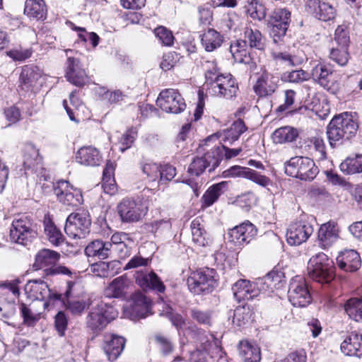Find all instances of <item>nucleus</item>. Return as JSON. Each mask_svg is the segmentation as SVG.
Listing matches in <instances>:
<instances>
[{"instance_id":"nucleus-3","label":"nucleus","mask_w":362,"mask_h":362,"mask_svg":"<svg viewBox=\"0 0 362 362\" xmlns=\"http://www.w3.org/2000/svg\"><path fill=\"white\" fill-rule=\"evenodd\" d=\"M307 270L309 276L320 284L329 283L334 279L333 262L323 252L310 259Z\"/></svg>"},{"instance_id":"nucleus-8","label":"nucleus","mask_w":362,"mask_h":362,"mask_svg":"<svg viewBox=\"0 0 362 362\" xmlns=\"http://www.w3.org/2000/svg\"><path fill=\"white\" fill-rule=\"evenodd\" d=\"M314 228L305 215L290 224L286 232V240L291 245H299L313 234Z\"/></svg>"},{"instance_id":"nucleus-2","label":"nucleus","mask_w":362,"mask_h":362,"mask_svg":"<svg viewBox=\"0 0 362 362\" xmlns=\"http://www.w3.org/2000/svg\"><path fill=\"white\" fill-rule=\"evenodd\" d=\"M358 125L354 117L347 112L335 116L327 127L329 145L334 148L344 140H349L355 136Z\"/></svg>"},{"instance_id":"nucleus-30","label":"nucleus","mask_w":362,"mask_h":362,"mask_svg":"<svg viewBox=\"0 0 362 362\" xmlns=\"http://www.w3.org/2000/svg\"><path fill=\"white\" fill-rule=\"evenodd\" d=\"M238 349L239 356L244 362L260 361V349L255 344L247 340H242L239 342Z\"/></svg>"},{"instance_id":"nucleus-29","label":"nucleus","mask_w":362,"mask_h":362,"mask_svg":"<svg viewBox=\"0 0 362 362\" xmlns=\"http://www.w3.org/2000/svg\"><path fill=\"white\" fill-rule=\"evenodd\" d=\"M85 253L88 257L98 259H107L112 254V243L101 240H93L86 247Z\"/></svg>"},{"instance_id":"nucleus-37","label":"nucleus","mask_w":362,"mask_h":362,"mask_svg":"<svg viewBox=\"0 0 362 362\" xmlns=\"http://www.w3.org/2000/svg\"><path fill=\"white\" fill-rule=\"evenodd\" d=\"M244 39L247 45L251 49L255 48L263 50L265 47V40L261 32L256 28L245 27L243 33Z\"/></svg>"},{"instance_id":"nucleus-10","label":"nucleus","mask_w":362,"mask_h":362,"mask_svg":"<svg viewBox=\"0 0 362 362\" xmlns=\"http://www.w3.org/2000/svg\"><path fill=\"white\" fill-rule=\"evenodd\" d=\"M27 297L33 300L44 301L48 298L49 303L62 299V294L53 293L47 284L42 280H30L25 286Z\"/></svg>"},{"instance_id":"nucleus-26","label":"nucleus","mask_w":362,"mask_h":362,"mask_svg":"<svg viewBox=\"0 0 362 362\" xmlns=\"http://www.w3.org/2000/svg\"><path fill=\"white\" fill-rule=\"evenodd\" d=\"M76 161L85 166H98L103 160V157L98 149L87 146L80 148L76 155Z\"/></svg>"},{"instance_id":"nucleus-45","label":"nucleus","mask_w":362,"mask_h":362,"mask_svg":"<svg viewBox=\"0 0 362 362\" xmlns=\"http://www.w3.org/2000/svg\"><path fill=\"white\" fill-rule=\"evenodd\" d=\"M188 288L194 295H200L204 291V272L202 269L193 272L187 279Z\"/></svg>"},{"instance_id":"nucleus-61","label":"nucleus","mask_w":362,"mask_h":362,"mask_svg":"<svg viewBox=\"0 0 362 362\" xmlns=\"http://www.w3.org/2000/svg\"><path fill=\"white\" fill-rule=\"evenodd\" d=\"M67 317L64 312L59 311L54 317V327L59 336H64L67 328Z\"/></svg>"},{"instance_id":"nucleus-27","label":"nucleus","mask_w":362,"mask_h":362,"mask_svg":"<svg viewBox=\"0 0 362 362\" xmlns=\"http://www.w3.org/2000/svg\"><path fill=\"white\" fill-rule=\"evenodd\" d=\"M340 349L346 356L362 357V334L350 333L341 342Z\"/></svg>"},{"instance_id":"nucleus-47","label":"nucleus","mask_w":362,"mask_h":362,"mask_svg":"<svg viewBox=\"0 0 362 362\" xmlns=\"http://www.w3.org/2000/svg\"><path fill=\"white\" fill-rule=\"evenodd\" d=\"M331 74L332 71L325 64L319 63L312 69L310 74L315 81L326 87L328 85L327 78Z\"/></svg>"},{"instance_id":"nucleus-44","label":"nucleus","mask_w":362,"mask_h":362,"mask_svg":"<svg viewBox=\"0 0 362 362\" xmlns=\"http://www.w3.org/2000/svg\"><path fill=\"white\" fill-rule=\"evenodd\" d=\"M253 315L252 310L247 305L237 307L233 311V324L237 327L247 325Z\"/></svg>"},{"instance_id":"nucleus-4","label":"nucleus","mask_w":362,"mask_h":362,"mask_svg":"<svg viewBox=\"0 0 362 362\" xmlns=\"http://www.w3.org/2000/svg\"><path fill=\"white\" fill-rule=\"evenodd\" d=\"M284 169L288 176L305 181L313 180L319 172L314 161L303 156L291 158L284 164Z\"/></svg>"},{"instance_id":"nucleus-35","label":"nucleus","mask_w":362,"mask_h":362,"mask_svg":"<svg viewBox=\"0 0 362 362\" xmlns=\"http://www.w3.org/2000/svg\"><path fill=\"white\" fill-rule=\"evenodd\" d=\"M24 13L29 18L37 20H45L47 15V8L43 0H26Z\"/></svg>"},{"instance_id":"nucleus-33","label":"nucleus","mask_w":362,"mask_h":362,"mask_svg":"<svg viewBox=\"0 0 362 362\" xmlns=\"http://www.w3.org/2000/svg\"><path fill=\"white\" fill-rule=\"evenodd\" d=\"M40 74L37 66H25L23 68L19 76L18 87L24 91H28L35 83Z\"/></svg>"},{"instance_id":"nucleus-59","label":"nucleus","mask_w":362,"mask_h":362,"mask_svg":"<svg viewBox=\"0 0 362 362\" xmlns=\"http://www.w3.org/2000/svg\"><path fill=\"white\" fill-rule=\"evenodd\" d=\"M38 156V150L32 144H28L25 146L24 153L23 165L25 168H30L33 165V161Z\"/></svg>"},{"instance_id":"nucleus-21","label":"nucleus","mask_w":362,"mask_h":362,"mask_svg":"<svg viewBox=\"0 0 362 362\" xmlns=\"http://www.w3.org/2000/svg\"><path fill=\"white\" fill-rule=\"evenodd\" d=\"M306 8L322 21H333L337 16V9L328 2L320 0H307Z\"/></svg>"},{"instance_id":"nucleus-22","label":"nucleus","mask_w":362,"mask_h":362,"mask_svg":"<svg viewBox=\"0 0 362 362\" xmlns=\"http://www.w3.org/2000/svg\"><path fill=\"white\" fill-rule=\"evenodd\" d=\"M126 340L117 334L106 336L103 344V349L109 361H115L122 353Z\"/></svg>"},{"instance_id":"nucleus-41","label":"nucleus","mask_w":362,"mask_h":362,"mask_svg":"<svg viewBox=\"0 0 362 362\" xmlns=\"http://www.w3.org/2000/svg\"><path fill=\"white\" fill-rule=\"evenodd\" d=\"M127 288V281L126 278L119 276L115 279L105 290V295L109 298L122 297Z\"/></svg>"},{"instance_id":"nucleus-51","label":"nucleus","mask_w":362,"mask_h":362,"mask_svg":"<svg viewBox=\"0 0 362 362\" xmlns=\"http://www.w3.org/2000/svg\"><path fill=\"white\" fill-rule=\"evenodd\" d=\"M310 78V73L301 69L292 71L284 72L281 76L283 81L295 83H299L308 81Z\"/></svg>"},{"instance_id":"nucleus-63","label":"nucleus","mask_w":362,"mask_h":362,"mask_svg":"<svg viewBox=\"0 0 362 362\" xmlns=\"http://www.w3.org/2000/svg\"><path fill=\"white\" fill-rule=\"evenodd\" d=\"M136 133L133 129L127 131L120 138L119 143L121 144L120 150L124 152L129 148L133 144Z\"/></svg>"},{"instance_id":"nucleus-49","label":"nucleus","mask_w":362,"mask_h":362,"mask_svg":"<svg viewBox=\"0 0 362 362\" xmlns=\"http://www.w3.org/2000/svg\"><path fill=\"white\" fill-rule=\"evenodd\" d=\"M349 47H338L332 45L329 52V58L338 65H346L349 59Z\"/></svg>"},{"instance_id":"nucleus-42","label":"nucleus","mask_w":362,"mask_h":362,"mask_svg":"<svg viewBox=\"0 0 362 362\" xmlns=\"http://www.w3.org/2000/svg\"><path fill=\"white\" fill-rule=\"evenodd\" d=\"M344 310L349 317L356 321H362V298H351L345 305Z\"/></svg>"},{"instance_id":"nucleus-25","label":"nucleus","mask_w":362,"mask_h":362,"mask_svg":"<svg viewBox=\"0 0 362 362\" xmlns=\"http://www.w3.org/2000/svg\"><path fill=\"white\" fill-rule=\"evenodd\" d=\"M117 212L123 222L138 221L141 216L140 207L133 199L126 198L117 205Z\"/></svg>"},{"instance_id":"nucleus-20","label":"nucleus","mask_w":362,"mask_h":362,"mask_svg":"<svg viewBox=\"0 0 362 362\" xmlns=\"http://www.w3.org/2000/svg\"><path fill=\"white\" fill-rule=\"evenodd\" d=\"M235 298L238 300H252L257 297L262 291L259 284L245 279L238 281L232 287Z\"/></svg>"},{"instance_id":"nucleus-19","label":"nucleus","mask_w":362,"mask_h":362,"mask_svg":"<svg viewBox=\"0 0 362 362\" xmlns=\"http://www.w3.org/2000/svg\"><path fill=\"white\" fill-rule=\"evenodd\" d=\"M257 232L255 226L246 221L229 230L228 240L235 245L248 243L257 235Z\"/></svg>"},{"instance_id":"nucleus-18","label":"nucleus","mask_w":362,"mask_h":362,"mask_svg":"<svg viewBox=\"0 0 362 362\" xmlns=\"http://www.w3.org/2000/svg\"><path fill=\"white\" fill-rule=\"evenodd\" d=\"M65 76L69 82L78 87L85 86L88 81L79 60L73 57H68Z\"/></svg>"},{"instance_id":"nucleus-60","label":"nucleus","mask_w":362,"mask_h":362,"mask_svg":"<svg viewBox=\"0 0 362 362\" xmlns=\"http://www.w3.org/2000/svg\"><path fill=\"white\" fill-rule=\"evenodd\" d=\"M272 57L279 64H282L287 67L295 66V57L287 52H273Z\"/></svg>"},{"instance_id":"nucleus-5","label":"nucleus","mask_w":362,"mask_h":362,"mask_svg":"<svg viewBox=\"0 0 362 362\" xmlns=\"http://www.w3.org/2000/svg\"><path fill=\"white\" fill-rule=\"evenodd\" d=\"M117 312L113 306L100 302L93 307L86 317V326L93 332L102 331L107 325L115 318Z\"/></svg>"},{"instance_id":"nucleus-56","label":"nucleus","mask_w":362,"mask_h":362,"mask_svg":"<svg viewBox=\"0 0 362 362\" xmlns=\"http://www.w3.org/2000/svg\"><path fill=\"white\" fill-rule=\"evenodd\" d=\"M140 167L144 174L146 175L151 181L156 180L159 177V168L156 163L151 162L141 161Z\"/></svg>"},{"instance_id":"nucleus-64","label":"nucleus","mask_w":362,"mask_h":362,"mask_svg":"<svg viewBox=\"0 0 362 362\" xmlns=\"http://www.w3.org/2000/svg\"><path fill=\"white\" fill-rule=\"evenodd\" d=\"M156 341L159 344L162 354L165 356L170 354L173 351V345L169 339L160 334L156 335Z\"/></svg>"},{"instance_id":"nucleus-58","label":"nucleus","mask_w":362,"mask_h":362,"mask_svg":"<svg viewBox=\"0 0 362 362\" xmlns=\"http://www.w3.org/2000/svg\"><path fill=\"white\" fill-rule=\"evenodd\" d=\"M154 33L162 45L165 46L172 45L174 37L170 30L165 27L160 26L155 29Z\"/></svg>"},{"instance_id":"nucleus-15","label":"nucleus","mask_w":362,"mask_h":362,"mask_svg":"<svg viewBox=\"0 0 362 362\" xmlns=\"http://www.w3.org/2000/svg\"><path fill=\"white\" fill-rule=\"evenodd\" d=\"M223 177H244L262 186L267 187L270 183V179L264 175H260L257 171L240 165H233L222 173Z\"/></svg>"},{"instance_id":"nucleus-57","label":"nucleus","mask_w":362,"mask_h":362,"mask_svg":"<svg viewBox=\"0 0 362 362\" xmlns=\"http://www.w3.org/2000/svg\"><path fill=\"white\" fill-rule=\"evenodd\" d=\"M60 300L73 315H81L87 306L86 303L83 300H69L68 299L65 300L62 296Z\"/></svg>"},{"instance_id":"nucleus-53","label":"nucleus","mask_w":362,"mask_h":362,"mask_svg":"<svg viewBox=\"0 0 362 362\" xmlns=\"http://www.w3.org/2000/svg\"><path fill=\"white\" fill-rule=\"evenodd\" d=\"M203 222V218L198 216L191 223L192 241L198 246H204Z\"/></svg>"},{"instance_id":"nucleus-24","label":"nucleus","mask_w":362,"mask_h":362,"mask_svg":"<svg viewBox=\"0 0 362 362\" xmlns=\"http://www.w3.org/2000/svg\"><path fill=\"white\" fill-rule=\"evenodd\" d=\"M338 238L339 228L335 222L329 221L321 225L317 233V240L321 247H329Z\"/></svg>"},{"instance_id":"nucleus-1","label":"nucleus","mask_w":362,"mask_h":362,"mask_svg":"<svg viewBox=\"0 0 362 362\" xmlns=\"http://www.w3.org/2000/svg\"><path fill=\"white\" fill-rule=\"evenodd\" d=\"M205 86L206 94L220 99H232L238 90L235 78L221 74L214 62H205Z\"/></svg>"},{"instance_id":"nucleus-31","label":"nucleus","mask_w":362,"mask_h":362,"mask_svg":"<svg viewBox=\"0 0 362 362\" xmlns=\"http://www.w3.org/2000/svg\"><path fill=\"white\" fill-rule=\"evenodd\" d=\"M275 78L267 72H264L257 79L253 89L255 93L261 97L271 95L277 88Z\"/></svg>"},{"instance_id":"nucleus-28","label":"nucleus","mask_w":362,"mask_h":362,"mask_svg":"<svg viewBox=\"0 0 362 362\" xmlns=\"http://www.w3.org/2000/svg\"><path fill=\"white\" fill-rule=\"evenodd\" d=\"M338 267L346 272H353L358 270L361 264L358 253L354 250L341 252L337 257Z\"/></svg>"},{"instance_id":"nucleus-34","label":"nucleus","mask_w":362,"mask_h":362,"mask_svg":"<svg viewBox=\"0 0 362 362\" xmlns=\"http://www.w3.org/2000/svg\"><path fill=\"white\" fill-rule=\"evenodd\" d=\"M59 253L49 249L40 250L35 256L34 267L41 269L46 267L53 266L59 261Z\"/></svg>"},{"instance_id":"nucleus-32","label":"nucleus","mask_w":362,"mask_h":362,"mask_svg":"<svg viewBox=\"0 0 362 362\" xmlns=\"http://www.w3.org/2000/svg\"><path fill=\"white\" fill-rule=\"evenodd\" d=\"M204 172V158L203 157L197 158L193 160L188 168V173L192 176L191 178L186 180L185 182L188 184L193 189L195 195L199 196L200 188L202 187V182L199 183L196 181L195 177H198Z\"/></svg>"},{"instance_id":"nucleus-6","label":"nucleus","mask_w":362,"mask_h":362,"mask_svg":"<svg viewBox=\"0 0 362 362\" xmlns=\"http://www.w3.org/2000/svg\"><path fill=\"white\" fill-rule=\"evenodd\" d=\"M37 235L36 225L28 216H21L12 222L11 240L18 244L27 245Z\"/></svg>"},{"instance_id":"nucleus-40","label":"nucleus","mask_w":362,"mask_h":362,"mask_svg":"<svg viewBox=\"0 0 362 362\" xmlns=\"http://www.w3.org/2000/svg\"><path fill=\"white\" fill-rule=\"evenodd\" d=\"M340 170L346 175L362 173V154L348 157L339 165Z\"/></svg>"},{"instance_id":"nucleus-11","label":"nucleus","mask_w":362,"mask_h":362,"mask_svg":"<svg viewBox=\"0 0 362 362\" xmlns=\"http://www.w3.org/2000/svg\"><path fill=\"white\" fill-rule=\"evenodd\" d=\"M289 301L293 306L305 307L312 301V297L304 279L296 276L291 279L288 291Z\"/></svg>"},{"instance_id":"nucleus-62","label":"nucleus","mask_w":362,"mask_h":362,"mask_svg":"<svg viewBox=\"0 0 362 362\" xmlns=\"http://www.w3.org/2000/svg\"><path fill=\"white\" fill-rule=\"evenodd\" d=\"M310 144L314 146L315 150L319 155V158L324 160L327 158L325 144L322 138L313 136L310 139Z\"/></svg>"},{"instance_id":"nucleus-46","label":"nucleus","mask_w":362,"mask_h":362,"mask_svg":"<svg viewBox=\"0 0 362 362\" xmlns=\"http://www.w3.org/2000/svg\"><path fill=\"white\" fill-rule=\"evenodd\" d=\"M223 42V37L213 28L205 32V51L212 52L220 47Z\"/></svg>"},{"instance_id":"nucleus-48","label":"nucleus","mask_w":362,"mask_h":362,"mask_svg":"<svg viewBox=\"0 0 362 362\" xmlns=\"http://www.w3.org/2000/svg\"><path fill=\"white\" fill-rule=\"evenodd\" d=\"M44 224L45 233L47 235L49 241L57 246L61 245L64 240V235L61 231L50 220L45 221Z\"/></svg>"},{"instance_id":"nucleus-52","label":"nucleus","mask_w":362,"mask_h":362,"mask_svg":"<svg viewBox=\"0 0 362 362\" xmlns=\"http://www.w3.org/2000/svg\"><path fill=\"white\" fill-rule=\"evenodd\" d=\"M350 38L347 27L345 25H338L335 30L332 45L338 47H349Z\"/></svg>"},{"instance_id":"nucleus-12","label":"nucleus","mask_w":362,"mask_h":362,"mask_svg":"<svg viewBox=\"0 0 362 362\" xmlns=\"http://www.w3.org/2000/svg\"><path fill=\"white\" fill-rule=\"evenodd\" d=\"M53 190L57 199L64 205L77 206L82 203L81 192L66 180H61L54 183Z\"/></svg>"},{"instance_id":"nucleus-50","label":"nucleus","mask_w":362,"mask_h":362,"mask_svg":"<svg viewBox=\"0 0 362 362\" xmlns=\"http://www.w3.org/2000/svg\"><path fill=\"white\" fill-rule=\"evenodd\" d=\"M20 310L23 318V322L28 325H33L39 320L42 310H32L28 305L25 303H20Z\"/></svg>"},{"instance_id":"nucleus-38","label":"nucleus","mask_w":362,"mask_h":362,"mask_svg":"<svg viewBox=\"0 0 362 362\" xmlns=\"http://www.w3.org/2000/svg\"><path fill=\"white\" fill-rule=\"evenodd\" d=\"M132 309L139 317H146L150 313L151 300L141 292H136L132 296Z\"/></svg>"},{"instance_id":"nucleus-54","label":"nucleus","mask_w":362,"mask_h":362,"mask_svg":"<svg viewBox=\"0 0 362 362\" xmlns=\"http://www.w3.org/2000/svg\"><path fill=\"white\" fill-rule=\"evenodd\" d=\"M215 336L214 334L210 333L209 337L205 336L206 341H205V352L208 351V354L214 357V355H221V347L220 346L219 337Z\"/></svg>"},{"instance_id":"nucleus-14","label":"nucleus","mask_w":362,"mask_h":362,"mask_svg":"<svg viewBox=\"0 0 362 362\" xmlns=\"http://www.w3.org/2000/svg\"><path fill=\"white\" fill-rule=\"evenodd\" d=\"M242 151L241 148H229L224 145L216 146L211 151L205 153V170L210 167L209 172L217 168L223 158L229 160L236 157Z\"/></svg>"},{"instance_id":"nucleus-17","label":"nucleus","mask_w":362,"mask_h":362,"mask_svg":"<svg viewBox=\"0 0 362 362\" xmlns=\"http://www.w3.org/2000/svg\"><path fill=\"white\" fill-rule=\"evenodd\" d=\"M135 280L143 290H153L158 293H163L165 291L163 282L153 270L136 272Z\"/></svg>"},{"instance_id":"nucleus-23","label":"nucleus","mask_w":362,"mask_h":362,"mask_svg":"<svg viewBox=\"0 0 362 362\" xmlns=\"http://www.w3.org/2000/svg\"><path fill=\"white\" fill-rule=\"evenodd\" d=\"M246 129L247 128L243 121L238 119L233 123L229 129L224 131L223 133L216 132L205 139V144L211 140L218 139L221 136L223 137L222 141L225 143L232 144L239 139L240 136L243 134Z\"/></svg>"},{"instance_id":"nucleus-39","label":"nucleus","mask_w":362,"mask_h":362,"mask_svg":"<svg viewBox=\"0 0 362 362\" xmlns=\"http://www.w3.org/2000/svg\"><path fill=\"white\" fill-rule=\"evenodd\" d=\"M228 182L222 181L210 186L205 192V207L214 204L219 197L227 189Z\"/></svg>"},{"instance_id":"nucleus-43","label":"nucleus","mask_w":362,"mask_h":362,"mask_svg":"<svg viewBox=\"0 0 362 362\" xmlns=\"http://www.w3.org/2000/svg\"><path fill=\"white\" fill-rule=\"evenodd\" d=\"M283 274L277 271L269 272L264 278L257 280L262 291H272L282 281Z\"/></svg>"},{"instance_id":"nucleus-13","label":"nucleus","mask_w":362,"mask_h":362,"mask_svg":"<svg viewBox=\"0 0 362 362\" xmlns=\"http://www.w3.org/2000/svg\"><path fill=\"white\" fill-rule=\"evenodd\" d=\"M290 18L291 13L286 8H277L272 12L269 20L270 35L275 43L285 36Z\"/></svg>"},{"instance_id":"nucleus-36","label":"nucleus","mask_w":362,"mask_h":362,"mask_svg":"<svg viewBox=\"0 0 362 362\" xmlns=\"http://www.w3.org/2000/svg\"><path fill=\"white\" fill-rule=\"evenodd\" d=\"M299 132L297 129L285 126L276 129L272 134V138L275 144H286L293 142L298 137Z\"/></svg>"},{"instance_id":"nucleus-55","label":"nucleus","mask_w":362,"mask_h":362,"mask_svg":"<svg viewBox=\"0 0 362 362\" xmlns=\"http://www.w3.org/2000/svg\"><path fill=\"white\" fill-rule=\"evenodd\" d=\"M218 275L214 269L205 267V291L212 292L218 285Z\"/></svg>"},{"instance_id":"nucleus-16","label":"nucleus","mask_w":362,"mask_h":362,"mask_svg":"<svg viewBox=\"0 0 362 362\" xmlns=\"http://www.w3.org/2000/svg\"><path fill=\"white\" fill-rule=\"evenodd\" d=\"M229 50L234 60L245 64L250 72H254L257 69L256 62L251 57L245 40L238 39L232 41Z\"/></svg>"},{"instance_id":"nucleus-9","label":"nucleus","mask_w":362,"mask_h":362,"mask_svg":"<svg viewBox=\"0 0 362 362\" xmlns=\"http://www.w3.org/2000/svg\"><path fill=\"white\" fill-rule=\"evenodd\" d=\"M156 104L163 111L174 114L180 113L186 108L184 98L177 90L173 88L162 90L157 98Z\"/></svg>"},{"instance_id":"nucleus-7","label":"nucleus","mask_w":362,"mask_h":362,"mask_svg":"<svg viewBox=\"0 0 362 362\" xmlns=\"http://www.w3.org/2000/svg\"><path fill=\"white\" fill-rule=\"evenodd\" d=\"M91 221L87 211L71 214L66 218L65 233L73 238H84L90 233Z\"/></svg>"}]
</instances>
